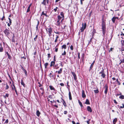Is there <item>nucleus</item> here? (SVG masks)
Wrapping results in <instances>:
<instances>
[{"label":"nucleus","instance_id":"nucleus-1","mask_svg":"<svg viewBox=\"0 0 124 124\" xmlns=\"http://www.w3.org/2000/svg\"><path fill=\"white\" fill-rule=\"evenodd\" d=\"M101 26V29L102 31L103 36H104L106 31V24L105 22L103 19H102Z\"/></svg>","mask_w":124,"mask_h":124},{"label":"nucleus","instance_id":"nucleus-2","mask_svg":"<svg viewBox=\"0 0 124 124\" xmlns=\"http://www.w3.org/2000/svg\"><path fill=\"white\" fill-rule=\"evenodd\" d=\"M60 66L62 67L63 66V65L62 64V62H59V63H56L55 64V66H54V69L57 70L59 68Z\"/></svg>","mask_w":124,"mask_h":124},{"label":"nucleus","instance_id":"nucleus-3","mask_svg":"<svg viewBox=\"0 0 124 124\" xmlns=\"http://www.w3.org/2000/svg\"><path fill=\"white\" fill-rule=\"evenodd\" d=\"M4 32L5 33L6 36L8 37V36H9L10 34L9 31L7 29H6L4 31Z\"/></svg>","mask_w":124,"mask_h":124},{"label":"nucleus","instance_id":"nucleus-4","mask_svg":"<svg viewBox=\"0 0 124 124\" xmlns=\"http://www.w3.org/2000/svg\"><path fill=\"white\" fill-rule=\"evenodd\" d=\"M86 23H85L84 24L82 23V27L81 28L80 30H81V32H82L84 31L86 27Z\"/></svg>","mask_w":124,"mask_h":124},{"label":"nucleus","instance_id":"nucleus-5","mask_svg":"<svg viewBox=\"0 0 124 124\" xmlns=\"http://www.w3.org/2000/svg\"><path fill=\"white\" fill-rule=\"evenodd\" d=\"M20 66L21 67V69L25 73V75L27 76V71L23 67V66H22L21 65Z\"/></svg>","mask_w":124,"mask_h":124},{"label":"nucleus","instance_id":"nucleus-6","mask_svg":"<svg viewBox=\"0 0 124 124\" xmlns=\"http://www.w3.org/2000/svg\"><path fill=\"white\" fill-rule=\"evenodd\" d=\"M48 29L49 33V37L51 36L52 35V29L50 27L49 28H48Z\"/></svg>","mask_w":124,"mask_h":124},{"label":"nucleus","instance_id":"nucleus-7","mask_svg":"<svg viewBox=\"0 0 124 124\" xmlns=\"http://www.w3.org/2000/svg\"><path fill=\"white\" fill-rule=\"evenodd\" d=\"M71 73L74 77V80L76 81V80H77V77L75 74L74 72H71Z\"/></svg>","mask_w":124,"mask_h":124},{"label":"nucleus","instance_id":"nucleus-8","mask_svg":"<svg viewBox=\"0 0 124 124\" xmlns=\"http://www.w3.org/2000/svg\"><path fill=\"white\" fill-rule=\"evenodd\" d=\"M105 90L104 91V93L105 94H106L107 93L108 87L107 85L106 84L105 86Z\"/></svg>","mask_w":124,"mask_h":124},{"label":"nucleus","instance_id":"nucleus-9","mask_svg":"<svg viewBox=\"0 0 124 124\" xmlns=\"http://www.w3.org/2000/svg\"><path fill=\"white\" fill-rule=\"evenodd\" d=\"M87 110L90 112H92V109L91 107L89 106H87Z\"/></svg>","mask_w":124,"mask_h":124},{"label":"nucleus","instance_id":"nucleus-10","mask_svg":"<svg viewBox=\"0 0 124 124\" xmlns=\"http://www.w3.org/2000/svg\"><path fill=\"white\" fill-rule=\"evenodd\" d=\"M55 62L54 61H52L50 63V67H52V66H54H54H55Z\"/></svg>","mask_w":124,"mask_h":124},{"label":"nucleus","instance_id":"nucleus-11","mask_svg":"<svg viewBox=\"0 0 124 124\" xmlns=\"http://www.w3.org/2000/svg\"><path fill=\"white\" fill-rule=\"evenodd\" d=\"M62 69H63L62 68H61L60 69V70L59 71H56L55 72L56 73L57 72L58 74H61L62 72Z\"/></svg>","mask_w":124,"mask_h":124},{"label":"nucleus","instance_id":"nucleus-12","mask_svg":"<svg viewBox=\"0 0 124 124\" xmlns=\"http://www.w3.org/2000/svg\"><path fill=\"white\" fill-rule=\"evenodd\" d=\"M94 62H95V61H94L91 64V66H90V69H89V71H90V70H92V69L93 67V65H94Z\"/></svg>","mask_w":124,"mask_h":124},{"label":"nucleus","instance_id":"nucleus-13","mask_svg":"<svg viewBox=\"0 0 124 124\" xmlns=\"http://www.w3.org/2000/svg\"><path fill=\"white\" fill-rule=\"evenodd\" d=\"M69 99L70 100H71L72 99L71 94V92L70 91V90L69 89Z\"/></svg>","mask_w":124,"mask_h":124},{"label":"nucleus","instance_id":"nucleus-14","mask_svg":"<svg viewBox=\"0 0 124 124\" xmlns=\"http://www.w3.org/2000/svg\"><path fill=\"white\" fill-rule=\"evenodd\" d=\"M86 96L85 95V91L84 90H83L82 93V97L83 98H85Z\"/></svg>","mask_w":124,"mask_h":124},{"label":"nucleus","instance_id":"nucleus-15","mask_svg":"<svg viewBox=\"0 0 124 124\" xmlns=\"http://www.w3.org/2000/svg\"><path fill=\"white\" fill-rule=\"evenodd\" d=\"M49 87L50 88V89L51 90H53L54 91H55V89L53 87V86H52V85H49Z\"/></svg>","mask_w":124,"mask_h":124},{"label":"nucleus","instance_id":"nucleus-16","mask_svg":"<svg viewBox=\"0 0 124 124\" xmlns=\"http://www.w3.org/2000/svg\"><path fill=\"white\" fill-rule=\"evenodd\" d=\"M85 104H90V103L89 101V100L88 99H87L86 100V101L85 103Z\"/></svg>","mask_w":124,"mask_h":124},{"label":"nucleus","instance_id":"nucleus-17","mask_svg":"<svg viewBox=\"0 0 124 124\" xmlns=\"http://www.w3.org/2000/svg\"><path fill=\"white\" fill-rule=\"evenodd\" d=\"M36 113V115L38 116H39L40 114V113L39 110H37Z\"/></svg>","mask_w":124,"mask_h":124},{"label":"nucleus","instance_id":"nucleus-18","mask_svg":"<svg viewBox=\"0 0 124 124\" xmlns=\"http://www.w3.org/2000/svg\"><path fill=\"white\" fill-rule=\"evenodd\" d=\"M6 54H7V55L8 56V58L9 59H11V56L9 55L8 53V52H6Z\"/></svg>","mask_w":124,"mask_h":124},{"label":"nucleus","instance_id":"nucleus-19","mask_svg":"<svg viewBox=\"0 0 124 124\" xmlns=\"http://www.w3.org/2000/svg\"><path fill=\"white\" fill-rule=\"evenodd\" d=\"M21 84L22 85H23V86L24 87H25V85L22 79L21 80Z\"/></svg>","mask_w":124,"mask_h":124},{"label":"nucleus","instance_id":"nucleus-20","mask_svg":"<svg viewBox=\"0 0 124 124\" xmlns=\"http://www.w3.org/2000/svg\"><path fill=\"white\" fill-rule=\"evenodd\" d=\"M13 86L14 87V90H15V91L16 93V94L17 95H18V94L17 93V90L16 89L15 85L13 84Z\"/></svg>","mask_w":124,"mask_h":124},{"label":"nucleus","instance_id":"nucleus-21","mask_svg":"<svg viewBox=\"0 0 124 124\" xmlns=\"http://www.w3.org/2000/svg\"><path fill=\"white\" fill-rule=\"evenodd\" d=\"M104 73V69L102 68V70H101V71L99 73V74H101V75L102 74H103Z\"/></svg>","mask_w":124,"mask_h":124},{"label":"nucleus","instance_id":"nucleus-22","mask_svg":"<svg viewBox=\"0 0 124 124\" xmlns=\"http://www.w3.org/2000/svg\"><path fill=\"white\" fill-rule=\"evenodd\" d=\"M78 103L79 104V105H80L81 107V108L83 106V105L82 104V103L79 100H78Z\"/></svg>","mask_w":124,"mask_h":124},{"label":"nucleus","instance_id":"nucleus-23","mask_svg":"<svg viewBox=\"0 0 124 124\" xmlns=\"http://www.w3.org/2000/svg\"><path fill=\"white\" fill-rule=\"evenodd\" d=\"M60 15L62 16L61 17L63 18V19H64V17L63 13V12H61L60 13Z\"/></svg>","mask_w":124,"mask_h":124},{"label":"nucleus","instance_id":"nucleus-24","mask_svg":"<svg viewBox=\"0 0 124 124\" xmlns=\"http://www.w3.org/2000/svg\"><path fill=\"white\" fill-rule=\"evenodd\" d=\"M3 51V49L1 45H0V52H2Z\"/></svg>","mask_w":124,"mask_h":124},{"label":"nucleus","instance_id":"nucleus-25","mask_svg":"<svg viewBox=\"0 0 124 124\" xmlns=\"http://www.w3.org/2000/svg\"><path fill=\"white\" fill-rule=\"evenodd\" d=\"M117 119L116 118H115L113 120V123L114 124H115L117 122Z\"/></svg>","mask_w":124,"mask_h":124},{"label":"nucleus","instance_id":"nucleus-26","mask_svg":"<svg viewBox=\"0 0 124 124\" xmlns=\"http://www.w3.org/2000/svg\"><path fill=\"white\" fill-rule=\"evenodd\" d=\"M48 63L47 62H46L44 64L45 68L46 69L47 68V66L48 65Z\"/></svg>","mask_w":124,"mask_h":124},{"label":"nucleus","instance_id":"nucleus-27","mask_svg":"<svg viewBox=\"0 0 124 124\" xmlns=\"http://www.w3.org/2000/svg\"><path fill=\"white\" fill-rule=\"evenodd\" d=\"M46 0H43V2L42 3V4L45 6L46 5Z\"/></svg>","mask_w":124,"mask_h":124},{"label":"nucleus","instance_id":"nucleus-28","mask_svg":"<svg viewBox=\"0 0 124 124\" xmlns=\"http://www.w3.org/2000/svg\"><path fill=\"white\" fill-rule=\"evenodd\" d=\"M63 105L64 106V107H65L67 106V104L65 102L64 100H63Z\"/></svg>","mask_w":124,"mask_h":124},{"label":"nucleus","instance_id":"nucleus-29","mask_svg":"<svg viewBox=\"0 0 124 124\" xmlns=\"http://www.w3.org/2000/svg\"><path fill=\"white\" fill-rule=\"evenodd\" d=\"M62 49L64 48L65 49L66 48V45H63L62 46Z\"/></svg>","mask_w":124,"mask_h":124},{"label":"nucleus","instance_id":"nucleus-30","mask_svg":"<svg viewBox=\"0 0 124 124\" xmlns=\"http://www.w3.org/2000/svg\"><path fill=\"white\" fill-rule=\"evenodd\" d=\"M121 43L122 47L124 46V40H122L121 41Z\"/></svg>","mask_w":124,"mask_h":124},{"label":"nucleus","instance_id":"nucleus-31","mask_svg":"<svg viewBox=\"0 0 124 124\" xmlns=\"http://www.w3.org/2000/svg\"><path fill=\"white\" fill-rule=\"evenodd\" d=\"M116 20V19L115 18V17H113L112 18V21L114 23L115 22V20Z\"/></svg>","mask_w":124,"mask_h":124},{"label":"nucleus","instance_id":"nucleus-32","mask_svg":"<svg viewBox=\"0 0 124 124\" xmlns=\"http://www.w3.org/2000/svg\"><path fill=\"white\" fill-rule=\"evenodd\" d=\"M119 98L120 99H124V96L123 95H121L119 97Z\"/></svg>","mask_w":124,"mask_h":124},{"label":"nucleus","instance_id":"nucleus-33","mask_svg":"<svg viewBox=\"0 0 124 124\" xmlns=\"http://www.w3.org/2000/svg\"><path fill=\"white\" fill-rule=\"evenodd\" d=\"M15 38V36L14 35V34H13V36L12 37V42H15V40L14 39Z\"/></svg>","mask_w":124,"mask_h":124},{"label":"nucleus","instance_id":"nucleus-34","mask_svg":"<svg viewBox=\"0 0 124 124\" xmlns=\"http://www.w3.org/2000/svg\"><path fill=\"white\" fill-rule=\"evenodd\" d=\"M62 17H61L60 15H58V18L57 20H60L61 19Z\"/></svg>","mask_w":124,"mask_h":124},{"label":"nucleus","instance_id":"nucleus-35","mask_svg":"<svg viewBox=\"0 0 124 124\" xmlns=\"http://www.w3.org/2000/svg\"><path fill=\"white\" fill-rule=\"evenodd\" d=\"M106 76V75L105 74V73H104L103 74H102L101 75V76L103 78H105Z\"/></svg>","mask_w":124,"mask_h":124},{"label":"nucleus","instance_id":"nucleus-36","mask_svg":"<svg viewBox=\"0 0 124 124\" xmlns=\"http://www.w3.org/2000/svg\"><path fill=\"white\" fill-rule=\"evenodd\" d=\"M30 6H28V8H27V11H26V12H27V13L28 12H29L30 11Z\"/></svg>","mask_w":124,"mask_h":124},{"label":"nucleus","instance_id":"nucleus-37","mask_svg":"<svg viewBox=\"0 0 124 124\" xmlns=\"http://www.w3.org/2000/svg\"><path fill=\"white\" fill-rule=\"evenodd\" d=\"M38 37V35H36L35 37L34 38V40L35 41H37V39Z\"/></svg>","mask_w":124,"mask_h":124},{"label":"nucleus","instance_id":"nucleus-38","mask_svg":"<svg viewBox=\"0 0 124 124\" xmlns=\"http://www.w3.org/2000/svg\"><path fill=\"white\" fill-rule=\"evenodd\" d=\"M94 93H99V91L98 89H96V90H94Z\"/></svg>","mask_w":124,"mask_h":124},{"label":"nucleus","instance_id":"nucleus-39","mask_svg":"<svg viewBox=\"0 0 124 124\" xmlns=\"http://www.w3.org/2000/svg\"><path fill=\"white\" fill-rule=\"evenodd\" d=\"M6 87L5 88V89H8V88H9V86L8 85L7 83H6Z\"/></svg>","mask_w":124,"mask_h":124},{"label":"nucleus","instance_id":"nucleus-40","mask_svg":"<svg viewBox=\"0 0 124 124\" xmlns=\"http://www.w3.org/2000/svg\"><path fill=\"white\" fill-rule=\"evenodd\" d=\"M42 15H45L46 16H47V15H46V14H45L44 13V11H43V12H42V14L41 15V16H42Z\"/></svg>","mask_w":124,"mask_h":124},{"label":"nucleus","instance_id":"nucleus-41","mask_svg":"<svg viewBox=\"0 0 124 124\" xmlns=\"http://www.w3.org/2000/svg\"><path fill=\"white\" fill-rule=\"evenodd\" d=\"M66 52H65V50H64L63 53H62V55H66Z\"/></svg>","mask_w":124,"mask_h":124},{"label":"nucleus","instance_id":"nucleus-42","mask_svg":"<svg viewBox=\"0 0 124 124\" xmlns=\"http://www.w3.org/2000/svg\"><path fill=\"white\" fill-rule=\"evenodd\" d=\"M69 83V81H67V85L68 86L67 88L68 89H70L69 88H68L69 87H70V85H68Z\"/></svg>","mask_w":124,"mask_h":124},{"label":"nucleus","instance_id":"nucleus-43","mask_svg":"<svg viewBox=\"0 0 124 124\" xmlns=\"http://www.w3.org/2000/svg\"><path fill=\"white\" fill-rule=\"evenodd\" d=\"M123 105L122 106H121L120 107V108H124V104L123 103L122 104Z\"/></svg>","mask_w":124,"mask_h":124},{"label":"nucleus","instance_id":"nucleus-44","mask_svg":"<svg viewBox=\"0 0 124 124\" xmlns=\"http://www.w3.org/2000/svg\"><path fill=\"white\" fill-rule=\"evenodd\" d=\"M8 19L9 21V22L10 23V24H11L12 23L11 20L10 18H8Z\"/></svg>","mask_w":124,"mask_h":124},{"label":"nucleus","instance_id":"nucleus-45","mask_svg":"<svg viewBox=\"0 0 124 124\" xmlns=\"http://www.w3.org/2000/svg\"><path fill=\"white\" fill-rule=\"evenodd\" d=\"M48 58V59L51 57L50 54H47Z\"/></svg>","mask_w":124,"mask_h":124},{"label":"nucleus","instance_id":"nucleus-46","mask_svg":"<svg viewBox=\"0 0 124 124\" xmlns=\"http://www.w3.org/2000/svg\"><path fill=\"white\" fill-rule=\"evenodd\" d=\"M8 119H7L6 120V121L4 123L8 124Z\"/></svg>","mask_w":124,"mask_h":124},{"label":"nucleus","instance_id":"nucleus-47","mask_svg":"<svg viewBox=\"0 0 124 124\" xmlns=\"http://www.w3.org/2000/svg\"><path fill=\"white\" fill-rule=\"evenodd\" d=\"M60 84L61 86H63L64 85V84H63L62 83H60Z\"/></svg>","mask_w":124,"mask_h":124},{"label":"nucleus","instance_id":"nucleus-48","mask_svg":"<svg viewBox=\"0 0 124 124\" xmlns=\"http://www.w3.org/2000/svg\"><path fill=\"white\" fill-rule=\"evenodd\" d=\"M48 97L49 98H50V99H52L53 98L52 97L51 95H49Z\"/></svg>","mask_w":124,"mask_h":124},{"label":"nucleus","instance_id":"nucleus-49","mask_svg":"<svg viewBox=\"0 0 124 124\" xmlns=\"http://www.w3.org/2000/svg\"><path fill=\"white\" fill-rule=\"evenodd\" d=\"M124 46H122V47L121 48V51H124Z\"/></svg>","mask_w":124,"mask_h":124},{"label":"nucleus","instance_id":"nucleus-50","mask_svg":"<svg viewBox=\"0 0 124 124\" xmlns=\"http://www.w3.org/2000/svg\"><path fill=\"white\" fill-rule=\"evenodd\" d=\"M120 61H121V62L124 63V59H122L121 60H120Z\"/></svg>","mask_w":124,"mask_h":124},{"label":"nucleus","instance_id":"nucleus-51","mask_svg":"<svg viewBox=\"0 0 124 124\" xmlns=\"http://www.w3.org/2000/svg\"><path fill=\"white\" fill-rule=\"evenodd\" d=\"M70 48L71 50H73V47L71 45L70 46Z\"/></svg>","mask_w":124,"mask_h":124},{"label":"nucleus","instance_id":"nucleus-52","mask_svg":"<svg viewBox=\"0 0 124 124\" xmlns=\"http://www.w3.org/2000/svg\"><path fill=\"white\" fill-rule=\"evenodd\" d=\"M38 84H39V87H41V86H42V85H41L39 82H38Z\"/></svg>","mask_w":124,"mask_h":124},{"label":"nucleus","instance_id":"nucleus-53","mask_svg":"<svg viewBox=\"0 0 124 124\" xmlns=\"http://www.w3.org/2000/svg\"><path fill=\"white\" fill-rule=\"evenodd\" d=\"M58 8L56 7V8H55L54 9V11L55 12H56L57 10V9Z\"/></svg>","mask_w":124,"mask_h":124},{"label":"nucleus","instance_id":"nucleus-54","mask_svg":"<svg viewBox=\"0 0 124 124\" xmlns=\"http://www.w3.org/2000/svg\"><path fill=\"white\" fill-rule=\"evenodd\" d=\"M56 61V59L55 58V56H54V62H55Z\"/></svg>","mask_w":124,"mask_h":124},{"label":"nucleus","instance_id":"nucleus-55","mask_svg":"<svg viewBox=\"0 0 124 124\" xmlns=\"http://www.w3.org/2000/svg\"><path fill=\"white\" fill-rule=\"evenodd\" d=\"M40 93H41V94H42V96L43 94H44V91H42V92H40Z\"/></svg>","mask_w":124,"mask_h":124},{"label":"nucleus","instance_id":"nucleus-56","mask_svg":"<svg viewBox=\"0 0 124 124\" xmlns=\"http://www.w3.org/2000/svg\"><path fill=\"white\" fill-rule=\"evenodd\" d=\"M9 95L8 94L6 93V95H5V96L7 97H8Z\"/></svg>","mask_w":124,"mask_h":124},{"label":"nucleus","instance_id":"nucleus-57","mask_svg":"<svg viewBox=\"0 0 124 124\" xmlns=\"http://www.w3.org/2000/svg\"><path fill=\"white\" fill-rule=\"evenodd\" d=\"M90 121V119H89L88 121H86L87 123L88 124H90L89 121Z\"/></svg>","mask_w":124,"mask_h":124},{"label":"nucleus","instance_id":"nucleus-58","mask_svg":"<svg viewBox=\"0 0 124 124\" xmlns=\"http://www.w3.org/2000/svg\"><path fill=\"white\" fill-rule=\"evenodd\" d=\"M78 59H80V53H78Z\"/></svg>","mask_w":124,"mask_h":124},{"label":"nucleus","instance_id":"nucleus-59","mask_svg":"<svg viewBox=\"0 0 124 124\" xmlns=\"http://www.w3.org/2000/svg\"><path fill=\"white\" fill-rule=\"evenodd\" d=\"M67 113V111H64V113L65 114H66Z\"/></svg>","mask_w":124,"mask_h":124},{"label":"nucleus","instance_id":"nucleus-60","mask_svg":"<svg viewBox=\"0 0 124 124\" xmlns=\"http://www.w3.org/2000/svg\"><path fill=\"white\" fill-rule=\"evenodd\" d=\"M38 25H37L36 26V30L37 31L38 30Z\"/></svg>","mask_w":124,"mask_h":124},{"label":"nucleus","instance_id":"nucleus-61","mask_svg":"<svg viewBox=\"0 0 124 124\" xmlns=\"http://www.w3.org/2000/svg\"><path fill=\"white\" fill-rule=\"evenodd\" d=\"M58 51V48H55V51L56 52H57Z\"/></svg>","mask_w":124,"mask_h":124},{"label":"nucleus","instance_id":"nucleus-62","mask_svg":"<svg viewBox=\"0 0 124 124\" xmlns=\"http://www.w3.org/2000/svg\"><path fill=\"white\" fill-rule=\"evenodd\" d=\"M114 101L115 103H116V104L117 103V102L116 101V100H114Z\"/></svg>","mask_w":124,"mask_h":124},{"label":"nucleus","instance_id":"nucleus-63","mask_svg":"<svg viewBox=\"0 0 124 124\" xmlns=\"http://www.w3.org/2000/svg\"><path fill=\"white\" fill-rule=\"evenodd\" d=\"M84 54H83L82 55V57L83 58V59L84 58Z\"/></svg>","mask_w":124,"mask_h":124},{"label":"nucleus","instance_id":"nucleus-64","mask_svg":"<svg viewBox=\"0 0 124 124\" xmlns=\"http://www.w3.org/2000/svg\"><path fill=\"white\" fill-rule=\"evenodd\" d=\"M120 35L121 36L123 35V36H124V34L122 32H121V33L120 34Z\"/></svg>","mask_w":124,"mask_h":124}]
</instances>
